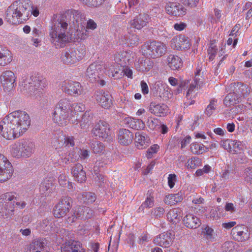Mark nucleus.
<instances>
[{
	"instance_id": "5fc2aeb1",
	"label": "nucleus",
	"mask_w": 252,
	"mask_h": 252,
	"mask_svg": "<svg viewBox=\"0 0 252 252\" xmlns=\"http://www.w3.org/2000/svg\"><path fill=\"white\" fill-rule=\"evenodd\" d=\"M72 112L77 114L78 112H81L85 110V105L81 103H72L71 102Z\"/></svg>"
},
{
	"instance_id": "20e7f679",
	"label": "nucleus",
	"mask_w": 252,
	"mask_h": 252,
	"mask_svg": "<svg viewBox=\"0 0 252 252\" xmlns=\"http://www.w3.org/2000/svg\"><path fill=\"white\" fill-rule=\"evenodd\" d=\"M27 203L19 199L15 192H7L0 195V217L4 219L11 218L15 214L16 208L22 209Z\"/></svg>"
},
{
	"instance_id": "473e14b6",
	"label": "nucleus",
	"mask_w": 252,
	"mask_h": 252,
	"mask_svg": "<svg viewBox=\"0 0 252 252\" xmlns=\"http://www.w3.org/2000/svg\"><path fill=\"white\" fill-rule=\"evenodd\" d=\"M75 210L79 220H86L91 218L93 215L92 210L86 206L79 207Z\"/></svg>"
},
{
	"instance_id": "a878e982",
	"label": "nucleus",
	"mask_w": 252,
	"mask_h": 252,
	"mask_svg": "<svg viewBox=\"0 0 252 252\" xmlns=\"http://www.w3.org/2000/svg\"><path fill=\"white\" fill-rule=\"evenodd\" d=\"M62 252H84V250L80 242L69 241L63 245Z\"/></svg>"
},
{
	"instance_id": "393cba45",
	"label": "nucleus",
	"mask_w": 252,
	"mask_h": 252,
	"mask_svg": "<svg viewBox=\"0 0 252 252\" xmlns=\"http://www.w3.org/2000/svg\"><path fill=\"white\" fill-rule=\"evenodd\" d=\"M149 16L146 14H140L131 20L130 25L134 28L140 30L146 26L148 23Z\"/></svg>"
},
{
	"instance_id": "72a5a7b5",
	"label": "nucleus",
	"mask_w": 252,
	"mask_h": 252,
	"mask_svg": "<svg viewBox=\"0 0 252 252\" xmlns=\"http://www.w3.org/2000/svg\"><path fill=\"white\" fill-rule=\"evenodd\" d=\"M12 61V56L9 50L0 45V65L5 66Z\"/></svg>"
},
{
	"instance_id": "2f4dec72",
	"label": "nucleus",
	"mask_w": 252,
	"mask_h": 252,
	"mask_svg": "<svg viewBox=\"0 0 252 252\" xmlns=\"http://www.w3.org/2000/svg\"><path fill=\"white\" fill-rule=\"evenodd\" d=\"M135 136L136 146L138 149L145 148L148 146L149 139L146 134L136 132Z\"/></svg>"
},
{
	"instance_id": "7c9ffc66",
	"label": "nucleus",
	"mask_w": 252,
	"mask_h": 252,
	"mask_svg": "<svg viewBox=\"0 0 252 252\" xmlns=\"http://www.w3.org/2000/svg\"><path fill=\"white\" fill-rule=\"evenodd\" d=\"M168 65L173 70H178L183 65L181 59L178 56L170 55L167 59Z\"/></svg>"
},
{
	"instance_id": "49530a36",
	"label": "nucleus",
	"mask_w": 252,
	"mask_h": 252,
	"mask_svg": "<svg viewBox=\"0 0 252 252\" xmlns=\"http://www.w3.org/2000/svg\"><path fill=\"white\" fill-rule=\"evenodd\" d=\"M104 148V144L98 141H94L91 145V149L94 154L102 153Z\"/></svg>"
},
{
	"instance_id": "603ef678",
	"label": "nucleus",
	"mask_w": 252,
	"mask_h": 252,
	"mask_svg": "<svg viewBox=\"0 0 252 252\" xmlns=\"http://www.w3.org/2000/svg\"><path fill=\"white\" fill-rule=\"evenodd\" d=\"M217 51L218 48H217V46L213 44H211L207 50L209 56V60L210 61H212L214 59Z\"/></svg>"
},
{
	"instance_id": "f257e3e1",
	"label": "nucleus",
	"mask_w": 252,
	"mask_h": 252,
	"mask_svg": "<svg viewBox=\"0 0 252 252\" xmlns=\"http://www.w3.org/2000/svg\"><path fill=\"white\" fill-rule=\"evenodd\" d=\"M30 125V117L26 112L15 111L0 122V133L6 139H14L25 133Z\"/></svg>"
},
{
	"instance_id": "0e129e2a",
	"label": "nucleus",
	"mask_w": 252,
	"mask_h": 252,
	"mask_svg": "<svg viewBox=\"0 0 252 252\" xmlns=\"http://www.w3.org/2000/svg\"><path fill=\"white\" fill-rule=\"evenodd\" d=\"M58 180L60 185L63 187L66 186L68 183L67 177L65 174H60Z\"/></svg>"
},
{
	"instance_id": "09e8293b",
	"label": "nucleus",
	"mask_w": 252,
	"mask_h": 252,
	"mask_svg": "<svg viewBox=\"0 0 252 252\" xmlns=\"http://www.w3.org/2000/svg\"><path fill=\"white\" fill-rule=\"evenodd\" d=\"M154 203V197L153 194L150 193L147 197L145 201L140 206L139 209L143 210L145 208H151L153 206Z\"/></svg>"
},
{
	"instance_id": "1a4fd4ad",
	"label": "nucleus",
	"mask_w": 252,
	"mask_h": 252,
	"mask_svg": "<svg viewBox=\"0 0 252 252\" xmlns=\"http://www.w3.org/2000/svg\"><path fill=\"white\" fill-rule=\"evenodd\" d=\"M29 84L28 91L32 95H39L47 86L46 80L39 76H32Z\"/></svg>"
},
{
	"instance_id": "f704fd0d",
	"label": "nucleus",
	"mask_w": 252,
	"mask_h": 252,
	"mask_svg": "<svg viewBox=\"0 0 252 252\" xmlns=\"http://www.w3.org/2000/svg\"><path fill=\"white\" fill-rule=\"evenodd\" d=\"M167 220L172 223L178 222L181 218V210L178 208L170 209L166 215Z\"/></svg>"
},
{
	"instance_id": "37998d69",
	"label": "nucleus",
	"mask_w": 252,
	"mask_h": 252,
	"mask_svg": "<svg viewBox=\"0 0 252 252\" xmlns=\"http://www.w3.org/2000/svg\"><path fill=\"white\" fill-rule=\"evenodd\" d=\"M242 176L245 182L252 186V167L246 168L243 171Z\"/></svg>"
},
{
	"instance_id": "7ed1b4c3",
	"label": "nucleus",
	"mask_w": 252,
	"mask_h": 252,
	"mask_svg": "<svg viewBox=\"0 0 252 252\" xmlns=\"http://www.w3.org/2000/svg\"><path fill=\"white\" fill-rule=\"evenodd\" d=\"M32 11L30 0H18L8 7L5 12V17L9 23L16 24L21 20L28 19Z\"/></svg>"
},
{
	"instance_id": "a211bd4d",
	"label": "nucleus",
	"mask_w": 252,
	"mask_h": 252,
	"mask_svg": "<svg viewBox=\"0 0 252 252\" xmlns=\"http://www.w3.org/2000/svg\"><path fill=\"white\" fill-rule=\"evenodd\" d=\"M102 69V66L100 64L95 63H92L86 70V77L92 82L99 81Z\"/></svg>"
},
{
	"instance_id": "6e6552de",
	"label": "nucleus",
	"mask_w": 252,
	"mask_h": 252,
	"mask_svg": "<svg viewBox=\"0 0 252 252\" xmlns=\"http://www.w3.org/2000/svg\"><path fill=\"white\" fill-rule=\"evenodd\" d=\"M92 133L101 139H107L108 141L112 139L110 136L109 125L105 121H100L95 124L92 130Z\"/></svg>"
},
{
	"instance_id": "aec40b11",
	"label": "nucleus",
	"mask_w": 252,
	"mask_h": 252,
	"mask_svg": "<svg viewBox=\"0 0 252 252\" xmlns=\"http://www.w3.org/2000/svg\"><path fill=\"white\" fill-rule=\"evenodd\" d=\"M165 8L167 14L175 16L185 15L186 13L184 7L177 2H169L166 3Z\"/></svg>"
},
{
	"instance_id": "2eb2a0df",
	"label": "nucleus",
	"mask_w": 252,
	"mask_h": 252,
	"mask_svg": "<svg viewBox=\"0 0 252 252\" xmlns=\"http://www.w3.org/2000/svg\"><path fill=\"white\" fill-rule=\"evenodd\" d=\"M233 238L238 242H245L250 237L251 232L247 226L244 225H237L233 227L231 232Z\"/></svg>"
},
{
	"instance_id": "338daca9",
	"label": "nucleus",
	"mask_w": 252,
	"mask_h": 252,
	"mask_svg": "<svg viewBox=\"0 0 252 252\" xmlns=\"http://www.w3.org/2000/svg\"><path fill=\"white\" fill-rule=\"evenodd\" d=\"M231 142L232 140L227 139L222 142L221 145L223 147V148L226 150H227L229 152H232V147H231Z\"/></svg>"
},
{
	"instance_id": "f03ea898",
	"label": "nucleus",
	"mask_w": 252,
	"mask_h": 252,
	"mask_svg": "<svg viewBox=\"0 0 252 252\" xmlns=\"http://www.w3.org/2000/svg\"><path fill=\"white\" fill-rule=\"evenodd\" d=\"M68 24L63 17L54 19L49 32L51 42L57 47H62L66 43L75 41L84 38L83 33L76 31V34H72L68 30Z\"/></svg>"
},
{
	"instance_id": "dca6fc26",
	"label": "nucleus",
	"mask_w": 252,
	"mask_h": 252,
	"mask_svg": "<svg viewBox=\"0 0 252 252\" xmlns=\"http://www.w3.org/2000/svg\"><path fill=\"white\" fill-rule=\"evenodd\" d=\"M95 99L102 107L109 109L111 106L112 96L108 92L103 90L96 91L94 94Z\"/></svg>"
},
{
	"instance_id": "052dcab7",
	"label": "nucleus",
	"mask_w": 252,
	"mask_h": 252,
	"mask_svg": "<svg viewBox=\"0 0 252 252\" xmlns=\"http://www.w3.org/2000/svg\"><path fill=\"white\" fill-rule=\"evenodd\" d=\"M63 145L64 146V148L74 146V138L73 137H67L64 138Z\"/></svg>"
},
{
	"instance_id": "5701e85b",
	"label": "nucleus",
	"mask_w": 252,
	"mask_h": 252,
	"mask_svg": "<svg viewBox=\"0 0 252 252\" xmlns=\"http://www.w3.org/2000/svg\"><path fill=\"white\" fill-rule=\"evenodd\" d=\"M71 173L74 180L78 183H82L86 180V172L84 170L82 165L79 163L75 164L72 167Z\"/></svg>"
},
{
	"instance_id": "b1692460",
	"label": "nucleus",
	"mask_w": 252,
	"mask_h": 252,
	"mask_svg": "<svg viewBox=\"0 0 252 252\" xmlns=\"http://www.w3.org/2000/svg\"><path fill=\"white\" fill-rule=\"evenodd\" d=\"M133 135L132 132L126 129H121L118 134V141L123 145H128L132 142Z\"/></svg>"
},
{
	"instance_id": "13d9d810",
	"label": "nucleus",
	"mask_w": 252,
	"mask_h": 252,
	"mask_svg": "<svg viewBox=\"0 0 252 252\" xmlns=\"http://www.w3.org/2000/svg\"><path fill=\"white\" fill-rule=\"evenodd\" d=\"M215 109V100H212L210 101V104L208 105L207 107L206 108L205 113L208 116H210L213 114Z\"/></svg>"
},
{
	"instance_id": "e2e57ef3",
	"label": "nucleus",
	"mask_w": 252,
	"mask_h": 252,
	"mask_svg": "<svg viewBox=\"0 0 252 252\" xmlns=\"http://www.w3.org/2000/svg\"><path fill=\"white\" fill-rule=\"evenodd\" d=\"M183 3L190 7H196L199 3V0H182Z\"/></svg>"
},
{
	"instance_id": "6e6d98bb",
	"label": "nucleus",
	"mask_w": 252,
	"mask_h": 252,
	"mask_svg": "<svg viewBox=\"0 0 252 252\" xmlns=\"http://www.w3.org/2000/svg\"><path fill=\"white\" fill-rule=\"evenodd\" d=\"M158 119L149 117L147 122V126L151 130H154L158 125Z\"/></svg>"
},
{
	"instance_id": "423d86ee",
	"label": "nucleus",
	"mask_w": 252,
	"mask_h": 252,
	"mask_svg": "<svg viewBox=\"0 0 252 252\" xmlns=\"http://www.w3.org/2000/svg\"><path fill=\"white\" fill-rule=\"evenodd\" d=\"M34 144L27 139H23L12 145L10 148L11 156L17 158H28L33 153Z\"/></svg>"
},
{
	"instance_id": "c85d7f7f",
	"label": "nucleus",
	"mask_w": 252,
	"mask_h": 252,
	"mask_svg": "<svg viewBox=\"0 0 252 252\" xmlns=\"http://www.w3.org/2000/svg\"><path fill=\"white\" fill-rule=\"evenodd\" d=\"M70 17V20L78 27L82 25V22L85 19L84 15L80 12L75 10H68L66 14L65 17Z\"/></svg>"
},
{
	"instance_id": "4c0bfd02",
	"label": "nucleus",
	"mask_w": 252,
	"mask_h": 252,
	"mask_svg": "<svg viewBox=\"0 0 252 252\" xmlns=\"http://www.w3.org/2000/svg\"><path fill=\"white\" fill-rule=\"evenodd\" d=\"M202 234L203 237L209 242H213L216 239L217 235L213 228L205 226L202 228Z\"/></svg>"
},
{
	"instance_id": "c756f323",
	"label": "nucleus",
	"mask_w": 252,
	"mask_h": 252,
	"mask_svg": "<svg viewBox=\"0 0 252 252\" xmlns=\"http://www.w3.org/2000/svg\"><path fill=\"white\" fill-rule=\"evenodd\" d=\"M44 243L40 239L33 240L27 246L26 252H43Z\"/></svg>"
},
{
	"instance_id": "ddd939ff",
	"label": "nucleus",
	"mask_w": 252,
	"mask_h": 252,
	"mask_svg": "<svg viewBox=\"0 0 252 252\" xmlns=\"http://www.w3.org/2000/svg\"><path fill=\"white\" fill-rule=\"evenodd\" d=\"M15 80L16 76L10 70L3 71L0 76V82L5 92L12 91L16 85Z\"/></svg>"
},
{
	"instance_id": "e433bc0d",
	"label": "nucleus",
	"mask_w": 252,
	"mask_h": 252,
	"mask_svg": "<svg viewBox=\"0 0 252 252\" xmlns=\"http://www.w3.org/2000/svg\"><path fill=\"white\" fill-rule=\"evenodd\" d=\"M241 100L237 95H236L232 92L229 93L225 97L223 103L227 107H231L238 104Z\"/></svg>"
},
{
	"instance_id": "9b49d317",
	"label": "nucleus",
	"mask_w": 252,
	"mask_h": 252,
	"mask_svg": "<svg viewBox=\"0 0 252 252\" xmlns=\"http://www.w3.org/2000/svg\"><path fill=\"white\" fill-rule=\"evenodd\" d=\"M72 199L68 196H63L55 206L54 215L56 218H60L66 215L72 207Z\"/></svg>"
},
{
	"instance_id": "680f3d73",
	"label": "nucleus",
	"mask_w": 252,
	"mask_h": 252,
	"mask_svg": "<svg viewBox=\"0 0 252 252\" xmlns=\"http://www.w3.org/2000/svg\"><path fill=\"white\" fill-rule=\"evenodd\" d=\"M144 63L146 64V67H139V70L142 72H147L153 67V63L149 60H145Z\"/></svg>"
},
{
	"instance_id": "bb28decb",
	"label": "nucleus",
	"mask_w": 252,
	"mask_h": 252,
	"mask_svg": "<svg viewBox=\"0 0 252 252\" xmlns=\"http://www.w3.org/2000/svg\"><path fill=\"white\" fill-rule=\"evenodd\" d=\"M151 113L158 117H163L168 112V106L164 104H156L152 103L149 107Z\"/></svg>"
},
{
	"instance_id": "58836bf2",
	"label": "nucleus",
	"mask_w": 252,
	"mask_h": 252,
	"mask_svg": "<svg viewBox=\"0 0 252 252\" xmlns=\"http://www.w3.org/2000/svg\"><path fill=\"white\" fill-rule=\"evenodd\" d=\"M93 119V114L89 111H86L79 120L80 126L81 128L87 127Z\"/></svg>"
},
{
	"instance_id": "a18cd8bd",
	"label": "nucleus",
	"mask_w": 252,
	"mask_h": 252,
	"mask_svg": "<svg viewBox=\"0 0 252 252\" xmlns=\"http://www.w3.org/2000/svg\"><path fill=\"white\" fill-rule=\"evenodd\" d=\"M131 128L139 130L144 127L145 124L141 120L132 119L129 122Z\"/></svg>"
},
{
	"instance_id": "f8f14e48",
	"label": "nucleus",
	"mask_w": 252,
	"mask_h": 252,
	"mask_svg": "<svg viewBox=\"0 0 252 252\" xmlns=\"http://www.w3.org/2000/svg\"><path fill=\"white\" fill-rule=\"evenodd\" d=\"M85 51L83 49H72L64 52L62 56V61L66 64H73L82 59Z\"/></svg>"
},
{
	"instance_id": "c9c22d12",
	"label": "nucleus",
	"mask_w": 252,
	"mask_h": 252,
	"mask_svg": "<svg viewBox=\"0 0 252 252\" xmlns=\"http://www.w3.org/2000/svg\"><path fill=\"white\" fill-rule=\"evenodd\" d=\"M183 199L182 195L180 193L177 194H169L165 196L163 201L165 204L171 206L181 202Z\"/></svg>"
},
{
	"instance_id": "0eeeda50",
	"label": "nucleus",
	"mask_w": 252,
	"mask_h": 252,
	"mask_svg": "<svg viewBox=\"0 0 252 252\" xmlns=\"http://www.w3.org/2000/svg\"><path fill=\"white\" fill-rule=\"evenodd\" d=\"M166 49L165 44L156 41L146 42L141 46L142 54L146 57L153 59L162 56L165 54Z\"/></svg>"
},
{
	"instance_id": "6ab92c4d",
	"label": "nucleus",
	"mask_w": 252,
	"mask_h": 252,
	"mask_svg": "<svg viewBox=\"0 0 252 252\" xmlns=\"http://www.w3.org/2000/svg\"><path fill=\"white\" fill-rule=\"evenodd\" d=\"M62 90L70 95H80L82 92V86L77 82L66 81L63 83Z\"/></svg>"
},
{
	"instance_id": "de8ad7c7",
	"label": "nucleus",
	"mask_w": 252,
	"mask_h": 252,
	"mask_svg": "<svg viewBox=\"0 0 252 252\" xmlns=\"http://www.w3.org/2000/svg\"><path fill=\"white\" fill-rule=\"evenodd\" d=\"M242 84V83L241 82H233L231 83L228 87L227 91L232 92L236 95H238Z\"/></svg>"
},
{
	"instance_id": "cd10ccee",
	"label": "nucleus",
	"mask_w": 252,
	"mask_h": 252,
	"mask_svg": "<svg viewBox=\"0 0 252 252\" xmlns=\"http://www.w3.org/2000/svg\"><path fill=\"white\" fill-rule=\"evenodd\" d=\"M183 221L187 227L191 229L196 228L201 224L199 219L191 214H187L183 218Z\"/></svg>"
},
{
	"instance_id": "864d4df0",
	"label": "nucleus",
	"mask_w": 252,
	"mask_h": 252,
	"mask_svg": "<svg viewBox=\"0 0 252 252\" xmlns=\"http://www.w3.org/2000/svg\"><path fill=\"white\" fill-rule=\"evenodd\" d=\"M86 5L90 6L96 7L101 5L105 0H81Z\"/></svg>"
},
{
	"instance_id": "39448f33",
	"label": "nucleus",
	"mask_w": 252,
	"mask_h": 252,
	"mask_svg": "<svg viewBox=\"0 0 252 252\" xmlns=\"http://www.w3.org/2000/svg\"><path fill=\"white\" fill-rule=\"evenodd\" d=\"M72 113L71 102L68 99L62 98L56 106L53 114V120L59 126H66Z\"/></svg>"
},
{
	"instance_id": "3c124183",
	"label": "nucleus",
	"mask_w": 252,
	"mask_h": 252,
	"mask_svg": "<svg viewBox=\"0 0 252 252\" xmlns=\"http://www.w3.org/2000/svg\"><path fill=\"white\" fill-rule=\"evenodd\" d=\"M232 152L234 154H236L243 150V145L240 141L236 140H232L231 142Z\"/></svg>"
},
{
	"instance_id": "4be33fe9",
	"label": "nucleus",
	"mask_w": 252,
	"mask_h": 252,
	"mask_svg": "<svg viewBox=\"0 0 252 252\" xmlns=\"http://www.w3.org/2000/svg\"><path fill=\"white\" fill-rule=\"evenodd\" d=\"M134 56L135 54L132 51H121L116 55L115 60L122 66H124L132 61Z\"/></svg>"
},
{
	"instance_id": "4d7b16f0",
	"label": "nucleus",
	"mask_w": 252,
	"mask_h": 252,
	"mask_svg": "<svg viewBox=\"0 0 252 252\" xmlns=\"http://www.w3.org/2000/svg\"><path fill=\"white\" fill-rule=\"evenodd\" d=\"M153 213L156 218H161L165 213V209L162 207L158 206L154 208Z\"/></svg>"
},
{
	"instance_id": "79ce46f5",
	"label": "nucleus",
	"mask_w": 252,
	"mask_h": 252,
	"mask_svg": "<svg viewBox=\"0 0 252 252\" xmlns=\"http://www.w3.org/2000/svg\"><path fill=\"white\" fill-rule=\"evenodd\" d=\"M83 200V201L87 204L92 203L95 201L96 197L95 194L93 192H83L79 197Z\"/></svg>"
},
{
	"instance_id": "c03bdc74",
	"label": "nucleus",
	"mask_w": 252,
	"mask_h": 252,
	"mask_svg": "<svg viewBox=\"0 0 252 252\" xmlns=\"http://www.w3.org/2000/svg\"><path fill=\"white\" fill-rule=\"evenodd\" d=\"M236 244L232 241H227L224 242L221 247L223 252H236Z\"/></svg>"
},
{
	"instance_id": "4468645a",
	"label": "nucleus",
	"mask_w": 252,
	"mask_h": 252,
	"mask_svg": "<svg viewBox=\"0 0 252 252\" xmlns=\"http://www.w3.org/2000/svg\"><path fill=\"white\" fill-rule=\"evenodd\" d=\"M171 47L176 50L182 51L190 48L191 43L189 38L183 34L174 37L170 41Z\"/></svg>"
},
{
	"instance_id": "a19ab883",
	"label": "nucleus",
	"mask_w": 252,
	"mask_h": 252,
	"mask_svg": "<svg viewBox=\"0 0 252 252\" xmlns=\"http://www.w3.org/2000/svg\"><path fill=\"white\" fill-rule=\"evenodd\" d=\"M40 226L45 231H55V224L51 219H46L43 220L40 223Z\"/></svg>"
},
{
	"instance_id": "ea45409f",
	"label": "nucleus",
	"mask_w": 252,
	"mask_h": 252,
	"mask_svg": "<svg viewBox=\"0 0 252 252\" xmlns=\"http://www.w3.org/2000/svg\"><path fill=\"white\" fill-rule=\"evenodd\" d=\"M190 150L194 154L200 155L208 151L209 148L202 144L193 143L190 145Z\"/></svg>"
},
{
	"instance_id": "69168bd1",
	"label": "nucleus",
	"mask_w": 252,
	"mask_h": 252,
	"mask_svg": "<svg viewBox=\"0 0 252 252\" xmlns=\"http://www.w3.org/2000/svg\"><path fill=\"white\" fill-rule=\"evenodd\" d=\"M176 180V176L175 174H170L168 177V184L169 187L172 189L175 185Z\"/></svg>"
},
{
	"instance_id": "774afa93",
	"label": "nucleus",
	"mask_w": 252,
	"mask_h": 252,
	"mask_svg": "<svg viewBox=\"0 0 252 252\" xmlns=\"http://www.w3.org/2000/svg\"><path fill=\"white\" fill-rule=\"evenodd\" d=\"M78 220H79V218L77 217V214H76V210H74L73 214L67 218L66 221L68 223H71Z\"/></svg>"
},
{
	"instance_id": "f3484780",
	"label": "nucleus",
	"mask_w": 252,
	"mask_h": 252,
	"mask_svg": "<svg viewBox=\"0 0 252 252\" xmlns=\"http://www.w3.org/2000/svg\"><path fill=\"white\" fill-rule=\"evenodd\" d=\"M174 236V234L171 232H164L157 236L153 242L156 245L163 248H169L173 243Z\"/></svg>"
},
{
	"instance_id": "bf43d9fd",
	"label": "nucleus",
	"mask_w": 252,
	"mask_h": 252,
	"mask_svg": "<svg viewBox=\"0 0 252 252\" xmlns=\"http://www.w3.org/2000/svg\"><path fill=\"white\" fill-rule=\"evenodd\" d=\"M159 149V146L155 144L153 146H152L147 151V157L148 158H151L152 157V154L156 153L158 151V150Z\"/></svg>"
},
{
	"instance_id": "9d476101",
	"label": "nucleus",
	"mask_w": 252,
	"mask_h": 252,
	"mask_svg": "<svg viewBox=\"0 0 252 252\" xmlns=\"http://www.w3.org/2000/svg\"><path fill=\"white\" fill-rule=\"evenodd\" d=\"M13 173V167L8 159L0 153V182L8 180Z\"/></svg>"
},
{
	"instance_id": "8fccbe9b",
	"label": "nucleus",
	"mask_w": 252,
	"mask_h": 252,
	"mask_svg": "<svg viewBox=\"0 0 252 252\" xmlns=\"http://www.w3.org/2000/svg\"><path fill=\"white\" fill-rule=\"evenodd\" d=\"M250 93V89L249 87L247 85L242 83L239 94L237 96L242 100V98L247 96Z\"/></svg>"
},
{
	"instance_id": "412c9836",
	"label": "nucleus",
	"mask_w": 252,
	"mask_h": 252,
	"mask_svg": "<svg viewBox=\"0 0 252 252\" xmlns=\"http://www.w3.org/2000/svg\"><path fill=\"white\" fill-rule=\"evenodd\" d=\"M200 71V70L197 71L194 77V82L190 84L186 94V97L188 99H192L194 97V90L195 89H197L198 87L200 86L202 83L201 82H200V75L199 74ZM194 102V100H191V101H186V103L187 105H191L193 104Z\"/></svg>"
}]
</instances>
